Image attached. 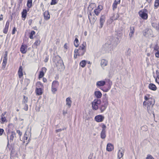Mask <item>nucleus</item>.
Masks as SVG:
<instances>
[{
	"label": "nucleus",
	"instance_id": "1",
	"mask_svg": "<svg viewBox=\"0 0 159 159\" xmlns=\"http://www.w3.org/2000/svg\"><path fill=\"white\" fill-rule=\"evenodd\" d=\"M145 101L143 102V105L147 108L148 112L150 115L152 114L153 117H155L154 109L153 107L155 103L154 99L150 97L149 94H147L144 96Z\"/></svg>",
	"mask_w": 159,
	"mask_h": 159
},
{
	"label": "nucleus",
	"instance_id": "2",
	"mask_svg": "<svg viewBox=\"0 0 159 159\" xmlns=\"http://www.w3.org/2000/svg\"><path fill=\"white\" fill-rule=\"evenodd\" d=\"M86 43L85 42H83L82 44L80 46L78 49H75V52H78L79 56H82L85 53L86 51Z\"/></svg>",
	"mask_w": 159,
	"mask_h": 159
},
{
	"label": "nucleus",
	"instance_id": "3",
	"mask_svg": "<svg viewBox=\"0 0 159 159\" xmlns=\"http://www.w3.org/2000/svg\"><path fill=\"white\" fill-rule=\"evenodd\" d=\"M55 62L58 70L61 71L64 69V65L62 60L60 59L57 62L55 61Z\"/></svg>",
	"mask_w": 159,
	"mask_h": 159
},
{
	"label": "nucleus",
	"instance_id": "4",
	"mask_svg": "<svg viewBox=\"0 0 159 159\" xmlns=\"http://www.w3.org/2000/svg\"><path fill=\"white\" fill-rule=\"evenodd\" d=\"M59 85V83L57 81H53L52 85V91L53 93H54L57 91V89Z\"/></svg>",
	"mask_w": 159,
	"mask_h": 159
},
{
	"label": "nucleus",
	"instance_id": "5",
	"mask_svg": "<svg viewBox=\"0 0 159 159\" xmlns=\"http://www.w3.org/2000/svg\"><path fill=\"white\" fill-rule=\"evenodd\" d=\"M101 103L100 100L98 99H95L92 102V107L95 110H97L98 108V105Z\"/></svg>",
	"mask_w": 159,
	"mask_h": 159
},
{
	"label": "nucleus",
	"instance_id": "6",
	"mask_svg": "<svg viewBox=\"0 0 159 159\" xmlns=\"http://www.w3.org/2000/svg\"><path fill=\"white\" fill-rule=\"evenodd\" d=\"M152 31L151 29H146L143 32V35L146 37H152Z\"/></svg>",
	"mask_w": 159,
	"mask_h": 159
},
{
	"label": "nucleus",
	"instance_id": "7",
	"mask_svg": "<svg viewBox=\"0 0 159 159\" xmlns=\"http://www.w3.org/2000/svg\"><path fill=\"white\" fill-rule=\"evenodd\" d=\"M10 135V142H12L14 139V137L16 135V133L15 132L12 131L11 132H9V133H7V139L8 140V143H7V145L9 144V139H8V135Z\"/></svg>",
	"mask_w": 159,
	"mask_h": 159
},
{
	"label": "nucleus",
	"instance_id": "8",
	"mask_svg": "<svg viewBox=\"0 0 159 159\" xmlns=\"http://www.w3.org/2000/svg\"><path fill=\"white\" fill-rule=\"evenodd\" d=\"M88 18L89 21L92 24H94L97 20V18L94 15H92L91 13H90L88 15Z\"/></svg>",
	"mask_w": 159,
	"mask_h": 159
},
{
	"label": "nucleus",
	"instance_id": "9",
	"mask_svg": "<svg viewBox=\"0 0 159 159\" xmlns=\"http://www.w3.org/2000/svg\"><path fill=\"white\" fill-rule=\"evenodd\" d=\"M104 118V117L102 115H98L95 116V120L98 122H102Z\"/></svg>",
	"mask_w": 159,
	"mask_h": 159
},
{
	"label": "nucleus",
	"instance_id": "10",
	"mask_svg": "<svg viewBox=\"0 0 159 159\" xmlns=\"http://www.w3.org/2000/svg\"><path fill=\"white\" fill-rule=\"evenodd\" d=\"M124 150L122 148L120 149L118 152V158L119 159L122 158L124 155Z\"/></svg>",
	"mask_w": 159,
	"mask_h": 159
},
{
	"label": "nucleus",
	"instance_id": "11",
	"mask_svg": "<svg viewBox=\"0 0 159 159\" xmlns=\"http://www.w3.org/2000/svg\"><path fill=\"white\" fill-rule=\"evenodd\" d=\"M106 83V81L101 80L97 81L96 83V85L98 87L104 86Z\"/></svg>",
	"mask_w": 159,
	"mask_h": 159
},
{
	"label": "nucleus",
	"instance_id": "12",
	"mask_svg": "<svg viewBox=\"0 0 159 159\" xmlns=\"http://www.w3.org/2000/svg\"><path fill=\"white\" fill-rule=\"evenodd\" d=\"M46 70L47 69L45 67H44L42 68L41 70L39 72V78H41L43 76L44 73L46 72Z\"/></svg>",
	"mask_w": 159,
	"mask_h": 159
},
{
	"label": "nucleus",
	"instance_id": "13",
	"mask_svg": "<svg viewBox=\"0 0 159 159\" xmlns=\"http://www.w3.org/2000/svg\"><path fill=\"white\" fill-rule=\"evenodd\" d=\"M105 16H102L100 19V26H99L100 28H101L103 24L105 22Z\"/></svg>",
	"mask_w": 159,
	"mask_h": 159
},
{
	"label": "nucleus",
	"instance_id": "14",
	"mask_svg": "<svg viewBox=\"0 0 159 159\" xmlns=\"http://www.w3.org/2000/svg\"><path fill=\"white\" fill-rule=\"evenodd\" d=\"M27 46L25 45H22L20 48V51L23 54L27 52Z\"/></svg>",
	"mask_w": 159,
	"mask_h": 159
},
{
	"label": "nucleus",
	"instance_id": "15",
	"mask_svg": "<svg viewBox=\"0 0 159 159\" xmlns=\"http://www.w3.org/2000/svg\"><path fill=\"white\" fill-rule=\"evenodd\" d=\"M66 105L69 108H70L72 104V102L70 97H68L66 99Z\"/></svg>",
	"mask_w": 159,
	"mask_h": 159
},
{
	"label": "nucleus",
	"instance_id": "16",
	"mask_svg": "<svg viewBox=\"0 0 159 159\" xmlns=\"http://www.w3.org/2000/svg\"><path fill=\"white\" fill-rule=\"evenodd\" d=\"M43 16L44 19L46 20H49L50 18L49 12L48 11H45L44 12L43 14Z\"/></svg>",
	"mask_w": 159,
	"mask_h": 159
},
{
	"label": "nucleus",
	"instance_id": "17",
	"mask_svg": "<svg viewBox=\"0 0 159 159\" xmlns=\"http://www.w3.org/2000/svg\"><path fill=\"white\" fill-rule=\"evenodd\" d=\"M140 16L143 19L146 20L148 18V14L144 12H141V13L139 14Z\"/></svg>",
	"mask_w": 159,
	"mask_h": 159
},
{
	"label": "nucleus",
	"instance_id": "18",
	"mask_svg": "<svg viewBox=\"0 0 159 159\" xmlns=\"http://www.w3.org/2000/svg\"><path fill=\"white\" fill-rule=\"evenodd\" d=\"M148 87L150 89L153 91H155L157 89L156 86L152 83H150L149 84Z\"/></svg>",
	"mask_w": 159,
	"mask_h": 159
},
{
	"label": "nucleus",
	"instance_id": "19",
	"mask_svg": "<svg viewBox=\"0 0 159 159\" xmlns=\"http://www.w3.org/2000/svg\"><path fill=\"white\" fill-rule=\"evenodd\" d=\"M18 74L19 78H20L23 76V69L22 66L19 67V70L18 71Z\"/></svg>",
	"mask_w": 159,
	"mask_h": 159
},
{
	"label": "nucleus",
	"instance_id": "20",
	"mask_svg": "<svg viewBox=\"0 0 159 159\" xmlns=\"http://www.w3.org/2000/svg\"><path fill=\"white\" fill-rule=\"evenodd\" d=\"M152 44L150 45V47L151 48H152L154 49V51H157L159 50H158L159 49V46L158 45L157 42L156 43L154 47H152Z\"/></svg>",
	"mask_w": 159,
	"mask_h": 159
},
{
	"label": "nucleus",
	"instance_id": "21",
	"mask_svg": "<svg viewBox=\"0 0 159 159\" xmlns=\"http://www.w3.org/2000/svg\"><path fill=\"white\" fill-rule=\"evenodd\" d=\"M95 96L97 98H100L102 96V94L101 92L99 91H96L94 93Z\"/></svg>",
	"mask_w": 159,
	"mask_h": 159
},
{
	"label": "nucleus",
	"instance_id": "22",
	"mask_svg": "<svg viewBox=\"0 0 159 159\" xmlns=\"http://www.w3.org/2000/svg\"><path fill=\"white\" fill-rule=\"evenodd\" d=\"M29 134H30V136H31V134L30 133L29 131H26L24 134V137L23 138L24 141L27 140Z\"/></svg>",
	"mask_w": 159,
	"mask_h": 159
},
{
	"label": "nucleus",
	"instance_id": "23",
	"mask_svg": "<svg viewBox=\"0 0 159 159\" xmlns=\"http://www.w3.org/2000/svg\"><path fill=\"white\" fill-rule=\"evenodd\" d=\"M36 94L39 95H41L43 93L42 89L41 88H36Z\"/></svg>",
	"mask_w": 159,
	"mask_h": 159
},
{
	"label": "nucleus",
	"instance_id": "24",
	"mask_svg": "<svg viewBox=\"0 0 159 159\" xmlns=\"http://www.w3.org/2000/svg\"><path fill=\"white\" fill-rule=\"evenodd\" d=\"M107 64V61L105 59H102L101 61V65L103 67L106 66Z\"/></svg>",
	"mask_w": 159,
	"mask_h": 159
},
{
	"label": "nucleus",
	"instance_id": "25",
	"mask_svg": "<svg viewBox=\"0 0 159 159\" xmlns=\"http://www.w3.org/2000/svg\"><path fill=\"white\" fill-rule=\"evenodd\" d=\"M108 104V103L107 102V103H105L104 105H102L100 108V110L101 111V112H102L105 110V109L107 107Z\"/></svg>",
	"mask_w": 159,
	"mask_h": 159
},
{
	"label": "nucleus",
	"instance_id": "26",
	"mask_svg": "<svg viewBox=\"0 0 159 159\" xmlns=\"http://www.w3.org/2000/svg\"><path fill=\"white\" fill-rule=\"evenodd\" d=\"M130 32L129 34V36L131 37L134 34V27H131L130 28Z\"/></svg>",
	"mask_w": 159,
	"mask_h": 159
},
{
	"label": "nucleus",
	"instance_id": "27",
	"mask_svg": "<svg viewBox=\"0 0 159 159\" xmlns=\"http://www.w3.org/2000/svg\"><path fill=\"white\" fill-rule=\"evenodd\" d=\"M152 26L156 30H159V24L158 25L156 23H153L152 24Z\"/></svg>",
	"mask_w": 159,
	"mask_h": 159
},
{
	"label": "nucleus",
	"instance_id": "28",
	"mask_svg": "<svg viewBox=\"0 0 159 159\" xmlns=\"http://www.w3.org/2000/svg\"><path fill=\"white\" fill-rule=\"evenodd\" d=\"M106 136V131L102 130L101 133V137L102 139H104L105 138Z\"/></svg>",
	"mask_w": 159,
	"mask_h": 159
},
{
	"label": "nucleus",
	"instance_id": "29",
	"mask_svg": "<svg viewBox=\"0 0 159 159\" xmlns=\"http://www.w3.org/2000/svg\"><path fill=\"white\" fill-rule=\"evenodd\" d=\"M27 11L26 9H24L22 12V17L25 18L26 16Z\"/></svg>",
	"mask_w": 159,
	"mask_h": 159
},
{
	"label": "nucleus",
	"instance_id": "30",
	"mask_svg": "<svg viewBox=\"0 0 159 159\" xmlns=\"http://www.w3.org/2000/svg\"><path fill=\"white\" fill-rule=\"evenodd\" d=\"M32 0H28L27 6L28 8H30L32 6Z\"/></svg>",
	"mask_w": 159,
	"mask_h": 159
},
{
	"label": "nucleus",
	"instance_id": "31",
	"mask_svg": "<svg viewBox=\"0 0 159 159\" xmlns=\"http://www.w3.org/2000/svg\"><path fill=\"white\" fill-rule=\"evenodd\" d=\"M28 101V98L27 97H26L25 96H23V99L22 101V104H26Z\"/></svg>",
	"mask_w": 159,
	"mask_h": 159
},
{
	"label": "nucleus",
	"instance_id": "32",
	"mask_svg": "<svg viewBox=\"0 0 159 159\" xmlns=\"http://www.w3.org/2000/svg\"><path fill=\"white\" fill-rule=\"evenodd\" d=\"M159 6V0H155L154 3V8L157 9Z\"/></svg>",
	"mask_w": 159,
	"mask_h": 159
},
{
	"label": "nucleus",
	"instance_id": "33",
	"mask_svg": "<svg viewBox=\"0 0 159 159\" xmlns=\"http://www.w3.org/2000/svg\"><path fill=\"white\" fill-rule=\"evenodd\" d=\"M40 41L39 40H37L34 43L33 46L36 48L37 46L40 44Z\"/></svg>",
	"mask_w": 159,
	"mask_h": 159
},
{
	"label": "nucleus",
	"instance_id": "34",
	"mask_svg": "<svg viewBox=\"0 0 159 159\" xmlns=\"http://www.w3.org/2000/svg\"><path fill=\"white\" fill-rule=\"evenodd\" d=\"M86 61L85 60L82 61L80 63V65L82 67H84L86 65Z\"/></svg>",
	"mask_w": 159,
	"mask_h": 159
},
{
	"label": "nucleus",
	"instance_id": "35",
	"mask_svg": "<svg viewBox=\"0 0 159 159\" xmlns=\"http://www.w3.org/2000/svg\"><path fill=\"white\" fill-rule=\"evenodd\" d=\"M74 44L75 46L76 47H78L79 46V40L77 38L75 39L74 41Z\"/></svg>",
	"mask_w": 159,
	"mask_h": 159
},
{
	"label": "nucleus",
	"instance_id": "36",
	"mask_svg": "<svg viewBox=\"0 0 159 159\" xmlns=\"http://www.w3.org/2000/svg\"><path fill=\"white\" fill-rule=\"evenodd\" d=\"M1 122L2 123H3L4 122L7 121V120L6 117L5 116H1Z\"/></svg>",
	"mask_w": 159,
	"mask_h": 159
},
{
	"label": "nucleus",
	"instance_id": "37",
	"mask_svg": "<svg viewBox=\"0 0 159 159\" xmlns=\"http://www.w3.org/2000/svg\"><path fill=\"white\" fill-rule=\"evenodd\" d=\"M35 34V32L34 31H32L31 32L30 35L29 36V37L30 39H33V35H34Z\"/></svg>",
	"mask_w": 159,
	"mask_h": 159
},
{
	"label": "nucleus",
	"instance_id": "38",
	"mask_svg": "<svg viewBox=\"0 0 159 159\" xmlns=\"http://www.w3.org/2000/svg\"><path fill=\"white\" fill-rule=\"evenodd\" d=\"M7 59H3V62L2 63V67H4V68H5L6 66V64L7 63Z\"/></svg>",
	"mask_w": 159,
	"mask_h": 159
},
{
	"label": "nucleus",
	"instance_id": "39",
	"mask_svg": "<svg viewBox=\"0 0 159 159\" xmlns=\"http://www.w3.org/2000/svg\"><path fill=\"white\" fill-rule=\"evenodd\" d=\"M119 4L116 3L115 2H114L112 5L113 10H114L117 7V4Z\"/></svg>",
	"mask_w": 159,
	"mask_h": 159
},
{
	"label": "nucleus",
	"instance_id": "40",
	"mask_svg": "<svg viewBox=\"0 0 159 159\" xmlns=\"http://www.w3.org/2000/svg\"><path fill=\"white\" fill-rule=\"evenodd\" d=\"M119 4L116 3L115 2H114L112 5L113 10H114L117 7V4Z\"/></svg>",
	"mask_w": 159,
	"mask_h": 159
},
{
	"label": "nucleus",
	"instance_id": "41",
	"mask_svg": "<svg viewBox=\"0 0 159 159\" xmlns=\"http://www.w3.org/2000/svg\"><path fill=\"white\" fill-rule=\"evenodd\" d=\"M101 11L98 10V9H95L94 11V12L97 16H98Z\"/></svg>",
	"mask_w": 159,
	"mask_h": 159
},
{
	"label": "nucleus",
	"instance_id": "42",
	"mask_svg": "<svg viewBox=\"0 0 159 159\" xmlns=\"http://www.w3.org/2000/svg\"><path fill=\"white\" fill-rule=\"evenodd\" d=\"M141 129L143 131H147L148 130L147 126L146 125H144L141 127Z\"/></svg>",
	"mask_w": 159,
	"mask_h": 159
},
{
	"label": "nucleus",
	"instance_id": "43",
	"mask_svg": "<svg viewBox=\"0 0 159 159\" xmlns=\"http://www.w3.org/2000/svg\"><path fill=\"white\" fill-rule=\"evenodd\" d=\"M24 106L23 107V109L25 111H27L28 109V106L27 104H24Z\"/></svg>",
	"mask_w": 159,
	"mask_h": 159
},
{
	"label": "nucleus",
	"instance_id": "44",
	"mask_svg": "<svg viewBox=\"0 0 159 159\" xmlns=\"http://www.w3.org/2000/svg\"><path fill=\"white\" fill-rule=\"evenodd\" d=\"M131 50L130 48L128 49L126 53L127 55L130 56L131 53Z\"/></svg>",
	"mask_w": 159,
	"mask_h": 159
},
{
	"label": "nucleus",
	"instance_id": "45",
	"mask_svg": "<svg viewBox=\"0 0 159 159\" xmlns=\"http://www.w3.org/2000/svg\"><path fill=\"white\" fill-rule=\"evenodd\" d=\"M9 24H10V21L9 20H8L7 21L5 28L8 29Z\"/></svg>",
	"mask_w": 159,
	"mask_h": 159
},
{
	"label": "nucleus",
	"instance_id": "46",
	"mask_svg": "<svg viewBox=\"0 0 159 159\" xmlns=\"http://www.w3.org/2000/svg\"><path fill=\"white\" fill-rule=\"evenodd\" d=\"M37 86L41 88L43 87V85L41 84V83L40 82H38L37 83Z\"/></svg>",
	"mask_w": 159,
	"mask_h": 159
},
{
	"label": "nucleus",
	"instance_id": "47",
	"mask_svg": "<svg viewBox=\"0 0 159 159\" xmlns=\"http://www.w3.org/2000/svg\"><path fill=\"white\" fill-rule=\"evenodd\" d=\"M57 3V2L56 0H52V2L51 3V5H55Z\"/></svg>",
	"mask_w": 159,
	"mask_h": 159
},
{
	"label": "nucleus",
	"instance_id": "48",
	"mask_svg": "<svg viewBox=\"0 0 159 159\" xmlns=\"http://www.w3.org/2000/svg\"><path fill=\"white\" fill-rule=\"evenodd\" d=\"M114 149V148L113 145L110 143V152L113 150Z\"/></svg>",
	"mask_w": 159,
	"mask_h": 159
},
{
	"label": "nucleus",
	"instance_id": "49",
	"mask_svg": "<svg viewBox=\"0 0 159 159\" xmlns=\"http://www.w3.org/2000/svg\"><path fill=\"white\" fill-rule=\"evenodd\" d=\"M8 28H4V30H3V33L4 34H6L8 31Z\"/></svg>",
	"mask_w": 159,
	"mask_h": 159
},
{
	"label": "nucleus",
	"instance_id": "50",
	"mask_svg": "<svg viewBox=\"0 0 159 159\" xmlns=\"http://www.w3.org/2000/svg\"><path fill=\"white\" fill-rule=\"evenodd\" d=\"M77 56H79V53L78 52H75L74 51V58L76 59L77 58Z\"/></svg>",
	"mask_w": 159,
	"mask_h": 159
},
{
	"label": "nucleus",
	"instance_id": "51",
	"mask_svg": "<svg viewBox=\"0 0 159 159\" xmlns=\"http://www.w3.org/2000/svg\"><path fill=\"white\" fill-rule=\"evenodd\" d=\"M155 56L157 58H159V50L155 53Z\"/></svg>",
	"mask_w": 159,
	"mask_h": 159
},
{
	"label": "nucleus",
	"instance_id": "52",
	"mask_svg": "<svg viewBox=\"0 0 159 159\" xmlns=\"http://www.w3.org/2000/svg\"><path fill=\"white\" fill-rule=\"evenodd\" d=\"M7 52L6 51L5 52V53L4 55V56L3 59L7 60Z\"/></svg>",
	"mask_w": 159,
	"mask_h": 159
},
{
	"label": "nucleus",
	"instance_id": "53",
	"mask_svg": "<svg viewBox=\"0 0 159 159\" xmlns=\"http://www.w3.org/2000/svg\"><path fill=\"white\" fill-rule=\"evenodd\" d=\"M146 159H154L153 157L151 155H148L146 158Z\"/></svg>",
	"mask_w": 159,
	"mask_h": 159
},
{
	"label": "nucleus",
	"instance_id": "54",
	"mask_svg": "<svg viewBox=\"0 0 159 159\" xmlns=\"http://www.w3.org/2000/svg\"><path fill=\"white\" fill-rule=\"evenodd\" d=\"M102 130H103L105 131V129L106 128V127L105 125H104V124H102Z\"/></svg>",
	"mask_w": 159,
	"mask_h": 159
},
{
	"label": "nucleus",
	"instance_id": "55",
	"mask_svg": "<svg viewBox=\"0 0 159 159\" xmlns=\"http://www.w3.org/2000/svg\"><path fill=\"white\" fill-rule=\"evenodd\" d=\"M109 46V44L108 43H106L103 45V47L104 48H108Z\"/></svg>",
	"mask_w": 159,
	"mask_h": 159
},
{
	"label": "nucleus",
	"instance_id": "56",
	"mask_svg": "<svg viewBox=\"0 0 159 159\" xmlns=\"http://www.w3.org/2000/svg\"><path fill=\"white\" fill-rule=\"evenodd\" d=\"M96 9H98V10H100L101 11L102 9V6H101L99 5L98 6L97 8Z\"/></svg>",
	"mask_w": 159,
	"mask_h": 159
},
{
	"label": "nucleus",
	"instance_id": "57",
	"mask_svg": "<svg viewBox=\"0 0 159 159\" xmlns=\"http://www.w3.org/2000/svg\"><path fill=\"white\" fill-rule=\"evenodd\" d=\"M4 130L2 129H0V135H2L4 132Z\"/></svg>",
	"mask_w": 159,
	"mask_h": 159
},
{
	"label": "nucleus",
	"instance_id": "58",
	"mask_svg": "<svg viewBox=\"0 0 159 159\" xmlns=\"http://www.w3.org/2000/svg\"><path fill=\"white\" fill-rule=\"evenodd\" d=\"M16 31V29L15 27H14L13 28L12 31V34H15V32Z\"/></svg>",
	"mask_w": 159,
	"mask_h": 159
},
{
	"label": "nucleus",
	"instance_id": "59",
	"mask_svg": "<svg viewBox=\"0 0 159 159\" xmlns=\"http://www.w3.org/2000/svg\"><path fill=\"white\" fill-rule=\"evenodd\" d=\"M62 130H64V129H56V133H57V132H60Z\"/></svg>",
	"mask_w": 159,
	"mask_h": 159
},
{
	"label": "nucleus",
	"instance_id": "60",
	"mask_svg": "<svg viewBox=\"0 0 159 159\" xmlns=\"http://www.w3.org/2000/svg\"><path fill=\"white\" fill-rule=\"evenodd\" d=\"M16 132L17 133H18L20 136H21L22 135V133L20 132V130H17L16 131Z\"/></svg>",
	"mask_w": 159,
	"mask_h": 159
},
{
	"label": "nucleus",
	"instance_id": "61",
	"mask_svg": "<svg viewBox=\"0 0 159 159\" xmlns=\"http://www.w3.org/2000/svg\"><path fill=\"white\" fill-rule=\"evenodd\" d=\"M156 81L159 85V76L156 79Z\"/></svg>",
	"mask_w": 159,
	"mask_h": 159
},
{
	"label": "nucleus",
	"instance_id": "62",
	"mask_svg": "<svg viewBox=\"0 0 159 159\" xmlns=\"http://www.w3.org/2000/svg\"><path fill=\"white\" fill-rule=\"evenodd\" d=\"M109 143H108L107 145V150L109 151Z\"/></svg>",
	"mask_w": 159,
	"mask_h": 159
},
{
	"label": "nucleus",
	"instance_id": "63",
	"mask_svg": "<svg viewBox=\"0 0 159 159\" xmlns=\"http://www.w3.org/2000/svg\"><path fill=\"white\" fill-rule=\"evenodd\" d=\"M64 47L66 49H67L68 48V46H67V44L66 43H65L64 46Z\"/></svg>",
	"mask_w": 159,
	"mask_h": 159
},
{
	"label": "nucleus",
	"instance_id": "64",
	"mask_svg": "<svg viewBox=\"0 0 159 159\" xmlns=\"http://www.w3.org/2000/svg\"><path fill=\"white\" fill-rule=\"evenodd\" d=\"M156 74L157 76V78L158 77V76H159V73L158 70L156 71Z\"/></svg>",
	"mask_w": 159,
	"mask_h": 159
}]
</instances>
